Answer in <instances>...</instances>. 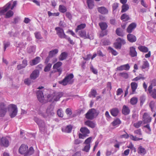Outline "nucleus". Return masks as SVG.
I'll return each mask as SVG.
<instances>
[{"label": "nucleus", "instance_id": "1", "mask_svg": "<svg viewBox=\"0 0 156 156\" xmlns=\"http://www.w3.org/2000/svg\"><path fill=\"white\" fill-rule=\"evenodd\" d=\"M19 152L21 154H24V156L32 155L34 152L33 148L31 147L28 149V147L25 144H22L19 149Z\"/></svg>", "mask_w": 156, "mask_h": 156}, {"label": "nucleus", "instance_id": "2", "mask_svg": "<svg viewBox=\"0 0 156 156\" xmlns=\"http://www.w3.org/2000/svg\"><path fill=\"white\" fill-rule=\"evenodd\" d=\"M63 95L62 92H53L52 94L47 95L48 100L49 101H58Z\"/></svg>", "mask_w": 156, "mask_h": 156}, {"label": "nucleus", "instance_id": "3", "mask_svg": "<svg viewBox=\"0 0 156 156\" xmlns=\"http://www.w3.org/2000/svg\"><path fill=\"white\" fill-rule=\"evenodd\" d=\"M99 111L94 108H91L85 114L86 118L89 119H93L94 117H96L99 114Z\"/></svg>", "mask_w": 156, "mask_h": 156}, {"label": "nucleus", "instance_id": "4", "mask_svg": "<svg viewBox=\"0 0 156 156\" xmlns=\"http://www.w3.org/2000/svg\"><path fill=\"white\" fill-rule=\"evenodd\" d=\"M9 115L11 118L15 117L17 115V108L15 105L11 104L8 107Z\"/></svg>", "mask_w": 156, "mask_h": 156}, {"label": "nucleus", "instance_id": "5", "mask_svg": "<svg viewBox=\"0 0 156 156\" xmlns=\"http://www.w3.org/2000/svg\"><path fill=\"white\" fill-rule=\"evenodd\" d=\"M34 120L39 126L40 130L41 132H44L46 128L44 122L36 117H34Z\"/></svg>", "mask_w": 156, "mask_h": 156}, {"label": "nucleus", "instance_id": "6", "mask_svg": "<svg viewBox=\"0 0 156 156\" xmlns=\"http://www.w3.org/2000/svg\"><path fill=\"white\" fill-rule=\"evenodd\" d=\"M74 76L72 73H70L66 76L62 81H59L58 83L64 86L67 85L68 84L71 83V80L73 78Z\"/></svg>", "mask_w": 156, "mask_h": 156}, {"label": "nucleus", "instance_id": "7", "mask_svg": "<svg viewBox=\"0 0 156 156\" xmlns=\"http://www.w3.org/2000/svg\"><path fill=\"white\" fill-rule=\"evenodd\" d=\"M17 4V1H15L13 2V5L11 7V2H9L0 11V13L1 14H4L7 11L9 10L10 8L11 7V10L13 9V8Z\"/></svg>", "mask_w": 156, "mask_h": 156}, {"label": "nucleus", "instance_id": "8", "mask_svg": "<svg viewBox=\"0 0 156 156\" xmlns=\"http://www.w3.org/2000/svg\"><path fill=\"white\" fill-rule=\"evenodd\" d=\"M54 107L52 105H49L47 108L45 114H42V116L44 118H46L48 116L51 117L54 114Z\"/></svg>", "mask_w": 156, "mask_h": 156}, {"label": "nucleus", "instance_id": "9", "mask_svg": "<svg viewBox=\"0 0 156 156\" xmlns=\"http://www.w3.org/2000/svg\"><path fill=\"white\" fill-rule=\"evenodd\" d=\"M80 131L82 133H79V136L80 138L84 139L88 134L90 133L89 130L86 127H82L80 129Z\"/></svg>", "mask_w": 156, "mask_h": 156}, {"label": "nucleus", "instance_id": "10", "mask_svg": "<svg viewBox=\"0 0 156 156\" xmlns=\"http://www.w3.org/2000/svg\"><path fill=\"white\" fill-rule=\"evenodd\" d=\"M56 34L58 36L61 38H66L67 36L65 34L63 30L60 27L55 28Z\"/></svg>", "mask_w": 156, "mask_h": 156}, {"label": "nucleus", "instance_id": "11", "mask_svg": "<svg viewBox=\"0 0 156 156\" xmlns=\"http://www.w3.org/2000/svg\"><path fill=\"white\" fill-rule=\"evenodd\" d=\"M7 108L5 104L0 103V117H4L7 112Z\"/></svg>", "mask_w": 156, "mask_h": 156}, {"label": "nucleus", "instance_id": "12", "mask_svg": "<svg viewBox=\"0 0 156 156\" xmlns=\"http://www.w3.org/2000/svg\"><path fill=\"white\" fill-rule=\"evenodd\" d=\"M62 62H58L55 64L53 66L54 69H56L57 72L59 73L58 75L59 76L61 73L62 71V69L60 67L62 66Z\"/></svg>", "mask_w": 156, "mask_h": 156}, {"label": "nucleus", "instance_id": "13", "mask_svg": "<svg viewBox=\"0 0 156 156\" xmlns=\"http://www.w3.org/2000/svg\"><path fill=\"white\" fill-rule=\"evenodd\" d=\"M9 143L8 140L5 137L0 138V145L1 146L7 147L9 145Z\"/></svg>", "mask_w": 156, "mask_h": 156}, {"label": "nucleus", "instance_id": "14", "mask_svg": "<svg viewBox=\"0 0 156 156\" xmlns=\"http://www.w3.org/2000/svg\"><path fill=\"white\" fill-rule=\"evenodd\" d=\"M40 72L38 69L34 70L30 76L31 79L34 80L37 78L39 75Z\"/></svg>", "mask_w": 156, "mask_h": 156}, {"label": "nucleus", "instance_id": "15", "mask_svg": "<svg viewBox=\"0 0 156 156\" xmlns=\"http://www.w3.org/2000/svg\"><path fill=\"white\" fill-rule=\"evenodd\" d=\"M143 118L144 124L149 123L151 121V118L147 113H145L144 114Z\"/></svg>", "mask_w": 156, "mask_h": 156}, {"label": "nucleus", "instance_id": "16", "mask_svg": "<svg viewBox=\"0 0 156 156\" xmlns=\"http://www.w3.org/2000/svg\"><path fill=\"white\" fill-rule=\"evenodd\" d=\"M36 94L39 101L41 103L43 102L44 98L42 91L41 90H39L37 92Z\"/></svg>", "mask_w": 156, "mask_h": 156}, {"label": "nucleus", "instance_id": "17", "mask_svg": "<svg viewBox=\"0 0 156 156\" xmlns=\"http://www.w3.org/2000/svg\"><path fill=\"white\" fill-rule=\"evenodd\" d=\"M129 54L132 57H136L137 56V52L134 47L133 46L129 48Z\"/></svg>", "mask_w": 156, "mask_h": 156}, {"label": "nucleus", "instance_id": "18", "mask_svg": "<svg viewBox=\"0 0 156 156\" xmlns=\"http://www.w3.org/2000/svg\"><path fill=\"white\" fill-rule=\"evenodd\" d=\"M130 68V66L129 64H127L126 65H122L121 66L118 67L116 69V71H122L123 70H128Z\"/></svg>", "mask_w": 156, "mask_h": 156}, {"label": "nucleus", "instance_id": "19", "mask_svg": "<svg viewBox=\"0 0 156 156\" xmlns=\"http://www.w3.org/2000/svg\"><path fill=\"white\" fill-rule=\"evenodd\" d=\"M40 60L41 58L40 57H37L30 61V65L32 66L36 65L40 62Z\"/></svg>", "mask_w": 156, "mask_h": 156}, {"label": "nucleus", "instance_id": "20", "mask_svg": "<svg viewBox=\"0 0 156 156\" xmlns=\"http://www.w3.org/2000/svg\"><path fill=\"white\" fill-rule=\"evenodd\" d=\"M136 23H132L129 26L127 29V31L128 33H131L133 30L136 27Z\"/></svg>", "mask_w": 156, "mask_h": 156}, {"label": "nucleus", "instance_id": "21", "mask_svg": "<svg viewBox=\"0 0 156 156\" xmlns=\"http://www.w3.org/2000/svg\"><path fill=\"white\" fill-rule=\"evenodd\" d=\"M119 112V109L116 108H113L110 110V113L111 115L114 117L117 116Z\"/></svg>", "mask_w": 156, "mask_h": 156}, {"label": "nucleus", "instance_id": "22", "mask_svg": "<svg viewBox=\"0 0 156 156\" xmlns=\"http://www.w3.org/2000/svg\"><path fill=\"white\" fill-rule=\"evenodd\" d=\"M98 11L102 14H107L108 12L107 9L103 6L98 7Z\"/></svg>", "mask_w": 156, "mask_h": 156}, {"label": "nucleus", "instance_id": "23", "mask_svg": "<svg viewBox=\"0 0 156 156\" xmlns=\"http://www.w3.org/2000/svg\"><path fill=\"white\" fill-rule=\"evenodd\" d=\"M128 40L131 42H133L136 41V39L135 36L131 34H128L127 36Z\"/></svg>", "mask_w": 156, "mask_h": 156}, {"label": "nucleus", "instance_id": "24", "mask_svg": "<svg viewBox=\"0 0 156 156\" xmlns=\"http://www.w3.org/2000/svg\"><path fill=\"white\" fill-rule=\"evenodd\" d=\"M122 112L123 114L126 115L129 114L130 112V110L129 108L126 105L123 106L122 110Z\"/></svg>", "mask_w": 156, "mask_h": 156}, {"label": "nucleus", "instance_id": "25", "mask_svg": "<svg viewBox=\"0 0 156 156\" xmlns=\"http://www.w3.org/2000/svg\"><path fill=\"white\" fill-rule=\"evenodd\" d=\"M72 128V127L71 126L69 125L66 126V127L62 128V130L63 132L69 133L71 132Z\"/></svg>", "mask_w": 156, "mask_h": 156}, {"label": "nucleus", "instance_id": "26", "mask_svg": "<svg viewBox=\"0 0 156 156\" xmlns=\"http://www.w3.org/2000/svg\"><path fill=\"white\" fill-rule=\"evenodd\" d=\"M79 33L80 37H83L84 38H88L90 39L89 36L87 35L86 32L84 30H81L79 32Z\"/></svg>", "mask_w": 156, "mask_h": 156}, {"label": "nucleus", "instance_id": "27", "mask_svg": "<svg viewBox=\"0 0 156 156\" xmlns=\"http://www.w3.org/2000/svg\"><path fill=\"white\" fill-rule=\"evenodd\" d=\"M137 152L139 154H140L141 155L145 154L146 152V151L142 146H140L138 148Z\"/></svg>", "mask_w": 156, "mask_h": 156}, {"label": "nucleus", "instance_id": "28", "mask_svg": "<svg viewBox=\"0 0 156 156\" xmlns=\"http://www.w3.org/2000/svg\"><path fill=\"white\" fill-rule=\"evenodd\" d=\"M85 124L91 128H94L95 127V124L94 123L89 120H88L85 122Z\"/></svg>", "mask_w": 156, "mask_h": 156}, {"label": "nucleus", "instance_id": "29", "mask_svg": "<svg viewBox=\"0 0 156 156\" xmlns=\"http://www.w3.org/2000/svg\"><path fill=\"white\" fill-rule=\"evenodd\" d=\"M149 66V64L147 61L146 60L144 59L143 61V64L141 66V68L142 69H145L146 68H148Z\"/></svg>", "mask_w": 156, "mask_h": 156}, {"label": "nucleus", "instance_id": "30", "mask_svg": "<svg viewBox=\"0 0 156 156\" xmlns=\"http://www.w3.org/2000/svg\"><path fill=\"white\" fill-rule=\"evenodd\" d=\"M137 84L135 82H132L131 83V88L133 94L135 92L136 89H137Z\"/></svg>", "mask_w": 156, "mask_h": 156}, {"label": "nucleus", "instance_id": "31", "mask_svg": "<svg viewBox=\"0 0 156 156\" xmlns=\"http://www.w3.org/2000/svg\"><path fill=\"white\" fill-rule=\"evenodd\" d=\"M58 52V50L57 49H55L50 51L49 53V57H53L55 55L57 54Z\"/></svg>", "mask_w": 156, "mask_h": 156}, {"label": "nucleus", "instance_id": "32", "mask_svg": "<svg viewBox=\"0 0 156 156\" xmlns=\"http://www.w3.org/2000/svg\"><path fill=\"white\" fill-rule=\"evenodd\" d=\"M121 122L119 119H116L112 123V126H118L121 123Z\"/></svg>", "mask_w": 156, "mask_h": 156}, {"label": "nucleus", "instance_id": "33", "mask_svg": "<svg viewBox=\"0 0 156 156\" xmlns=\"http://www.w3.org/2000/svg\"><path fill=\"white\" fill-rule=\"evenodd\" d=\"M138 48L142 52L146 53L148 51V48L145 46H139L138 47Z\"/></svg>", "mask_w": 156, "mask_h": 156}, {"label": "nucleus", "instance_id": "34", "mask_svg": "<svg viewBox=\"0 0 156 156\" xmlns=\"http://www.w3.org/2000/svg\"><path fill=\"white\" fill-rule=\"evenodd\" d=\"M99 25L102 30H105L107 27L108 25L107 23L104 22H101L99 23Z\"/></svg>", "mask_w": 156, "mask_h": 156}, {"label": "nucleus", "instance_id": "35", "mask_svg": "<svg viewBox=\"0 0 156 156\" xmlns=\"http://www.w3.org/2000/svg\"><path fill=\"white\" fill-rule=\"evenodd\" d=\"M129 17L126 14H123L121 17V20H123V21H127L129 19Z\"/></svg>", "mask_w": 156, "mask_h": 156}, {"label": "nucleus", "instance_id": "36", "mask_svg": "<svg viewBox=\"0 0 156 156\" xmlns=\"http://www.w3.org/2000/svg\"><path fill=\"white\" fill-rule=\"evenodd\" d=\"M87 3L89 9H92L93 8L94 5L92 0H87Z\"/></svg>", "mask_w": 156, "mask_h": 156}, {"label": "nucleus", "instance_id": "37", "mask_svg": "<svg viewBox=\"0 0 156 156\" xmlns=\"http://www.w3.org/2000/svg\"><path fill=\"white\" fill-rule=\"evenodd\" d=\"M129 9V6L128 4H124L122 6L121 12H123L127 11Z\"/></svg>", "mask_w": 156, "mask_h": 156}, {"label": "nucleus", "instance_id": "38", "mask_svg": "<svg viewBox=\"0 0 156 156\" xmlns=\"http://www.w3.org/2000/svg\"><path fill=\"white\" fill-rule=\"evenodd\" d=\"M145 79V78L143 76V75L141 74H140L138 76L133 79L132 80V81H137L140 79L144 80Z\"/></svg>", "mask_w": 156, "mask_h": 156}, {"label": "nucleus", "instance_id": "39", "mask_svg": "<svg viewBox=\"0 0 156 156\" xmlns=\"http://www.w3.org/2000/svg\"><path fill=\"white\" fill-rule=\"evenodd\" d=\"M59 10L62 13L66 12L67 10L66 7L63 5H61L59 6Z\"/></svg>", "mask_w": 156, "mask_h": 156}, {"label": "nucleus", "instance_id": "40", "mask_svg": "<svg viewBox=\"0 0 156 156\" xmlns=\"http://www.w3.org/2000/svg\"><path fill=\"white\" fill-rule=\"evenodd\" d=\"M67 56V55L65 52L62 53L60 55L59 57L60 60H63L66 59Z\"/></svg>", "mask_w": 156, "mask_h": 156}, {"label": "nucleus", "instance_id": "41", "mask_svg": "<svg viewBox=\"0 0 156 156\" xmlns=\"http://www.w3.org/2000/svg\"><path fill=\"white\" fill-rule=\"evenodd\" d=\"M35 48L34 46H30L27 48V51L29 53H33L35 51Z\"/></svg>", "mask_w": 156, "mask_h": 156}, {"label": "nucleus", "instance_id": "42", "mask_svg": "<svg viewBox=\"0 0 156 156\" xmlns=\"http://www.w3.org/2000/svg\"><path fill=\"white\" fill-rule=\"evenodd\" d=\"M116 33L118 36H123L124 35L123 31L120 28H117L116 30Z\"/></svg>", "mask_w": 156, "mask_h": 156}, {"label": "nucleus", "instance_id": "43", "mask_svg": "<svg viewBox=\"0 0 156 156\" xmlns=\"http://www.w3.org/2000/svg\"><path fill=\"white\" fill-rule=\"evenodd\" d=\"M86 27L85 24H81L77 26V28L76 30V32L78 30H81L84 28Z\"/></svg>", "mask_w": 156, "mask_h": 156}, {"label": "nucleus", "instance_id": "44", "mask_svg": "<svg viewBox=\"0 0 156 156\" xmlns=\"http://www.w3.org/2000/svg\"><path fill=\"white\" fill-rule=\"evenodd\" d=\"M119 76H122L126 79H127L129 77V75L126 73H121L119 74Z\"/></svg>", "mask_w": 156, "mask_h": 156}, {"label": "nucleus", "instance_id": "45", "mask_svg": "<svg viewBox=\"0 0 156 156\" xmlns=\"http://www.w3.org/2000/svg\"><path fill=\"white\" fill-rule=\"evenodd\" d=\"M13 14V12L12 11L9 10L5 14V18H9L12 16Z\"/></svg>", "mask_w": 156, "mask_h": 156}, {"label": "nucleus", "instance_id": "46", "mask_svg": "<svg viewBox=\"0 0 156 156\" xmlns=\"http://www.w3.org/2000/svg\"><path fill=\"white\" fill-rule=\"evenodd\" d=\"M52 65L51 63H48L45 67L44 70L45 72H47L49 71L51 68Z\"/></svg>", "mask_w": 156, "mask_h": 156}, {"label": "nucleus", "instance_id": "47", "mask_svg": "<svg viewBox=\"0 0 156 156\" xmlns=\"http://www.w3.org/2000/svg\"><path fill=\"white\" fill-rule=\"evenodd\" d=\"M90 147V144L86 145L84 147V148L82 149V150L87 152H89Z\"/></svg>", "mask_w": 156, "mask_h": 156}, {"label": "nucleus", "instance_id": "48", "mask_svg": "<svg viewBox=\"0 0 156 156\" xmlns=\"http://www.w3.org/2000/svg\"><path fill=\"white\" fill-rule=\"evenodd\" d=\"M137 101V98L135 97H133L131 98L130 100V103L132 105L136 104Z\"/></svg>", "mask_w": 156, "mask_h": 156}, {"label": "nucleus", "instance_id": "49", "mask_svg": "<svg viewBox=\"0 0 156 156\" xmlns=\"http://www.w3.org/2000/svg\"><path fill=\"white\" fill-rule=\"evenodd\" d=\"M30 78L25 79L24 80V83L26 85H29L32 82Z\"/></svg>", "mask_w": 156, "mask_h": 156}, {"label": "nucleus", "instance_id": "50", "mask_svg": "<svg viewBox=\"0 0 156 156\" xmlns=\"http://www.w3.org/2000/svg\"><path fill=\"white\" fill-rule=\"evenodd\" d=\"M129 137L131 140L134 141H138L142 139V138H139L131 135H130Z\"/></svg>", "mask_w": 156, "mask_h": 156}, {"label": "nucleus", "instance_id": "51", "mask_svg": "<svg viewBox=\"0 0 156 156\" xmlns=\"http://www.w3.org/2000/svg\"><path fill=\"white\" fill-rule=\"evenodd\" d=\"M92 139V137H90L85 141L84 144H86V145L87 144H90V143L91 140Z\"/></svg>", "mask_w": 156, "mask_h": 156}, {"label": "nucleus", "instance_id": "52", "mask_svg": "<svg viewBox=\"0 0 156 156\" xmlns=\"http://www.w3.org/2000/svg\"><path fill=\"white\" fill-rule=\"evenodd\" d=\"M57 114L59 117H63V115L62 112V109H59L57 111Z\"/></svg>", "mask_w": 156, "mask_h": 156}, {"label": "nucleus", "instance_id": "53", "mask_svg": "<svg viewBox=\"0 0 156 156\" xmlns=\"http://www.w3.org/2000/svg\"><path fill=\"white\" fill-rule=\"evenodd\" d=\"M142 123V121H139L138 122H137L134 123L133 124V126L136 128H138L140 127Z\"/></svg>", "mask_w": 156, "mask_h": 156}, {"label": "nucleus", "instance_id": "54", "mask_svg": "<svg viewBox=\"0 0 156 156\" xmlns=\"http://www.w3.org/2000/svg\"><path fill=\"white\" fill-rule=\"evenodd\" d=\"M117 42L120 44L122 45V44H125V41L123 39H122L120 38H118L117 40Z\"/></svg>", "mask_w": 156, "mask_h": 156}, {"label": "nucleus", "instance_id": "55", "mask_svg": "<svg viewBox=\"0 0 156 156\" xmlns=\"http://www.w3.org/2000/svg\"><path fill=\"white\" fill-rule=\"evenodd\" d=\"M150 93L151 94V96L154 98L156 99V89H154Z\"/></svg>", "mask_w": 156, "mask_h": 156}, {"label": "nucleus", "instance_id": "56", "mask_svg": "<svg viewBox=\"0 0 156 156\" xmlns=\"http://www.w3.org/2000/svg\"><path fill=\"white\" fill-rule=\"evenodd\" d=\"M10 43L9 42H4V51H5L7 48L10 45Z\"/></svg>", "mask_w": 156, "mask_h": 156}, {"label": "nucleus", "instance_id": "57", "mask_svg": "<svg viewBox=\"0 0 156 156\" xmlns=\"http://www.w3.org/2000/svg\"><path fill=\"white\" fill-rule=\"evenodd\" d=\"M110 51L112 53V54H113L114 55H117V52L115 50L113 49L112 48L110 47H109L108 48Z\"/></svg>", "mask_w": 156, "mask_h": 156}, {"label": "nucleus", "instance_id": "58", "mask_svg": "<svg viewBox=\"0 0 156 156\" xmlns=\"http://www.w3.org/2000/svg\"><path fill=\"white\" fill-rule=\"evenodd\" d=\"M66 112L67 115L69 116L71 115L72 114V112L71 109L69 108H67L66 109Z\"/></svg>", "mask_w": 156, "mask_h": 156}, {"label": "nucleus", "instance_id": "59", "mask_svg": "<svg viewBox=\"0 0 156 156\" xmlns=\"http://www.w3.org/2000/svg\"><path fill=\"white\" fill-rule=\"evenodd\" d=\"M36 38L37 39H40L42 38L41 35L39 32H36L35 33Z\"/></svg>", "mask_w": 156, "mask_h": 156}, {"label": "nucleus", "instance_id": "60", "mask_svg": "<svg viewBox=\"0 0 156 156\" xmlns=\"http://www.w3.org/2000/svg\"><path fill=\"white\" fill-rule=\"evenodd\" d=\"M90 70L94 74H97L98 73V71L96 69H94L93 66H91L90 67Z\"/></svg>", "mask_w": 156, "mask_h": 156}, {"label": "nucleus", "instance_id": "61", "mask_svg": "<svg viewBox=\"0 0 156 156\" xmlns=\"http://www.w3.org/2000/svg\"><path fill=\"white\" fill-rule=\"evenodd\" d=\"M66 15L67 17L69 20H71L72 19V15L69 12H67L66 13Z\"/></svg>", "mask_w": 156, "mask_h": 156}, {"label": "nucleus", "instance_id": "62", "mask_svg": "<svg viewBox=\"0 0 156 156\" xmlns=\"http://www.w3.org/2000/svg\"><path fill=\"white\" fill-rule=\"evenodd\" d=\"M123 92V91L121 88H119L116 91V95H119Z\"/></svg>", "mask_w": 156, "mask_h": 156}, {"label": "nucleus", "instance_id": "63", "mask_svg": "<svg viewBox=\"0 0 156 156\" xmlns=\"http://www.w3.org/2000/svg\"><path fill=\"white\" fill-rule=\"evenodd\" d=\"M91 94L92 96L95 97L97 94V92L95 90H92L91 91Z\"/></svg>", "mask_w": 156, "mask_h": 156}, {"label": "nucleus", "instance_id": "64", "mask_svg": "<svg viewBox=\"0 0 156 156\" xmlns=\"http://www.w3.org/2000/svg\"><path fill=\"white\" fill-rule=\"evenodd\" d=\"M20 20V18L18 17H16L14 18L13 21L12 22L13 23L16 24L18 23Z\"/></svg>", "mask_w": 156, "mask_h": 156}]
</instances>
